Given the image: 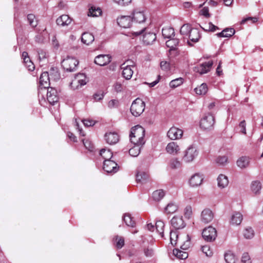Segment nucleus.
I'll list each match as a JSON object with an SVG mask.
<instances>
[{
	"mask_svg": "<svg viewBox=\"0 0 263 263\" xmlns=\"http://www.w3.org/2000/svg\"><path fill=\"white\" fill-rule=\"evenodd\" d=\"M145 130L140 125H136L131 129L130 134V140L133 144L144 145L145 141L144 139Z\"/></svg>",
	"mask_w": 263,
	"mask_h": 263,
	"instance_id": "f257e3e1",
	"label": "nucleus"
},
{
	"mask_svg": "<svg viewBox=\"0 0 263 263\" xmlns=\"http://www.w3.org/2000/svg\"><path fill=\"white\" fill-rule=\"evenodd\" d=\"M215 124V117L208 113L203 116L200 121V128L206 131H211L214 129Z\"/></svg>",
	"mask_w": 263,
	"mask_h": 263,
	"instance_id": "f03ea898",
	"label": "nucleus"
},
{
	"mask_svg": "<svg viewBox=\"0 0 263 263\" xmlns=\"http://www.w3.org/2000/svg\"><path fill=\"white\" fill-rule=\"evenodd\" d=\"M135 68V63L130 60H127L121 65L122 70V74L126 80H130L134 73Z\"/></svg>",
	"mask_w": 263,
	"mask_h": 263,
	"instance_id": "7ed1b4c3",
	"label": "nucleus"
},
{
	"mask_svg": "<svg viewBox=\"0 0 263 263\" xmlns=\"http://www.w3.org/2000/svg\"><path fill=\"white\" fill-rule=\"evenodd\" d=\"M145 103L140 98H137L132 104L130 112L135 117L139 116L144 110Z\"/></svg>",
	"mask_w": 263,
	"mask_h": 263,
	"instance_id": "20e7f679",
	"label": "nucleus"
},
{
	"mask_svg": "<svg viewBox=\"0 0 263 263\" xmlns=\"http://www.w3.org/2000/svg\"><path fill=\"white\" fill-rule=\"evenodd\" d=\"M199 152L197 148L193 145H191L184 152L183 160L190 163L192 162L198 155Z\"/></svg>",
	"mask_w": 263,
	"mask_h": 263,
	"instance_id": "39448f33",
	"label": "nucleus"
},
{
	"mask_svg": "<svg viewBox=\"0 0 263 263\" xmlns=\"http://www.w3.org/2000/svg\"><path fill=\"white\" fill-rule=\"evenodd\" d=\"M62 66L67 71H74L77 68L78 61L74 58L67 57L62 62Z\"/></svg>",
	"mask_w": 263,
	"mask_h": 263,
	"instance_id": "423d86ee",
	"label": "nucleus"
},
{
	"mask_svg": "<svg viewBox=\"0 0 263 263\" xmlns=\"http://www.w3.org/2000/svg\"><path fill=\"white\" fill-rule=\"evenodd\" d=\"M202 235L205 240L211 242L215 240L217 235V231L214 228L210 226L203 230Z\"/></svg>",
	"mask_w": 263,
	"mask_h": 263,
	"instance_id": "0eeeda50",
	"label": "nucleus"
},
{
	"mask_svg": "<svg viewBox=\"0 0 263 263\" xmlns=\"http://www.w3.org/2000/svg\"><path fill=\"white\" fill-rule=\"evenodd\" d=\"M213 64L212 61H209L195 66L194 70L201 74H204L210 71Z\"/></svg>",
	"mask_w": 263,
	"mask_h": 263,
	"instance_id": "6e6552de",
	"label": "nucleus"
},
{
	"mask_svg": "<svg viewBox=\"0 0 263 263\" xmlns=\"http://www.w3.org/2000/svg\"><path fill=\"white\" fill-rule=\"evenodd\" d=\"M103 170L108 174L116 173L118 171V164L113 160H104Z\"/></svg>",
	"mask_w": 263,
	"mask_h": 263,
	"instance_id": "1a4fd4ad",
	"label": "nucleus"
},
{
	"mask_svg": "<svg viewBox=\"0 0 263 263\" xmlns=\"http://www.w3.org/2000/svg\"><path fill=\"white\" fill-rule=\"evenodd\" d=\"M86 84V76L83 73H78L75 76L74 79L71 81L70 85L74 88H78L79 85L82 86Z\"/></svg>",
	"mask_w": 263,
	"mask_h": 263,
	"instance_id": "9d476101",
	"label": "nucleus"
},
{
	"mask_svg": "<svg viewBox=\"0 0 263 263\" xmlns=\"http://www.w3.org/2000/svg\"><path fill=\"white\" fill-rule=\"evenodd\" d=\"M214 218V213L209 209H204L200 216L201 221L204 223H208L212 221Z\"/></svg>",
	"mask_w": 263,
	"mask_h": 263,
	"instance_id": "9b49d317",
	"label": "nucleus"
},
{
	"mask_svg": "<svg viewBox=\"0 0 263 263\" xmlns=\"http://www.w3.org/2000/svg\"><path fill=\"white\" fill-rule=\"evenodd\" d=\"M182 130L176 127H171L167 132V136L171 140L179 139L182 137Z\"/></svg>",
	"mask_w": 263,
	"mask_h": 263,
	"instance_id": "f8f14e48",
	"label": "nucleus"
},
{
	"mask_svg": "<svg viewBox=\"0 0 263 263\" xmlns=\"http://www.w3.org/2000/svg\"><path fill=\"white\" fill-rule=\"evenodd\" d=\"M47 99L49 103L53 105L59 99L57 90L52 87L48 88L47 91Z\"/></svg>",
	"mask_w": 263,
	"mask_h": 263,
	"instance_id": "ddd939ff",
	"label": "nucleus"
},
{
	"mask_svg": "<svg viewBox=\"0 0 263 263\" xmlns=\"http://www.w3.org/2000/svg\"><path fill=\"white\" fill-rule=\"evenodd\" d=\"M171 224L172 226L176 230L182 229L185 226L182 216H175L173 217L171 220Z\"/></svg>",
	"mask_w": 263,
	"mask_h": 263,
	"instance_id": "4468645a",
	"label": "nucleus"
},
{
	"mask_svg": "<svg viewBox=\"0 0 263 263\" xmlns=\"http://www.w3.org/2000/svg\"><path fill=\"white\" fill-rule=\"evenodd\" d=\"M190 41H187L189 45L192 46L193 45L191 43V42L193 43L198 42L199 40L201 35L199 31L196 28H192V30L188 35Z\"/></svg>",
	"mask_w": 263,
	"mask_h": 263,
	"instance_id": "2eb2a0df",
	"label": "nucleus"
},
{
	"mask_svg": "<svg viewBox=\"0 0 263 263\" xmlns=\"http://www.w3.org/2000/svg\"><path fill=\"white\" fill-rule=\"evenodd\" d=\"M105 139L107 143L110 145L115 144L119 140V136L116 132H110L106 133Z\"/></svg>",
	"mask_w": 263,
	"mask_h": 263,
	"instance_id": "dca6fc26",
	"label": "nucleus"
},
{
	"mask_svg": "<svg viewBox=\"0 0 263 263\" xmlns=\"http://www.w3.org/2000/svg\"><path fill=\"white\" fill-rule=\"evenodd\" d=\"M117 23L122 28H129L132 25V18L129 16H122L117 19Z\"/></svg>",
	"mask_w": 263,
	"mask_h": 263,
	"instance_id": "f3484780",
	"label": "nucleus"
},
{
	"mask_svg": "<svg viewBox=\"0 0 263 263\" xmlns=\"http://www.w3.org/2000/svg\"><path fill=\"white\" fill-rule=\"evenodd\" d=\"M111 61V57L107 54H100L97 56L95 59V63L99 66H104Z\"/></svg>",
	"mask_w": 263,
	"mask_h": 263,
	"instance_id": "a211bd4d",
	"label": "nucleus"
},
{
	"mask_svg": "<svg viewBox=\"0 0 263 263\" xmlns=\"http://www.w3.org/2000/svg\"><path fill=\"white\" fill-rule=\"evenodd\" d=\"M251 158L246 156L239 157L237 161V166L240 169H245L249 167L250 163Z\"/></svg>",
	"mask_w": 263,
	"mask_h": 263,
	"instance_id": "6ab92c4d",
	"label": "nucleus"
},
{
	"mask_svg": "<svg viewBox=\"0 0 263 263\" xmlns=\"http://www.w3.org/2000/svg\"><path fill=\"white\" fill-rule=\"evenodd\" d=\"M71 22L72 18L66 14L62 15L56 20L57 24L61 27L67 26L71 23Z\"/></svg>",
	"mask_w": 263,
	"mask_h": 263,
	"instance_id": "aec40b11",
	"label": "nucleus"
},
{
	"mask_svg": "<svg viewBox=\"0 0 263 263\" xmlns=\"http://www.w3.org/2000/svg\"><path fill=\"white\" fill-rule=\"evenodd\" d=\"M203 180V177L202 176L198 173H196L192 176L189 180V183L192 187H197L201 184Z\"/></svg>",
	"mask_w": 263,
	"mask_h": 263,
	"instance_id": "412c9836",
	"label": "nucleus"
},
{
	"mask_svg": "<svg viewBox=\"0 0 263 263\" xmlns=\"http://www.w3.org/2000/svg\"><path fill=\"white\" fill-rule=\"evenodd\" d=\"M165 149L168 154L175 155L180 152V148L176 142H171L167 144Z\"/></svg>",
	"mask_w": 263,
	"mask_h": 263,
	"instance_id": "4be33fe9",
	"label": "nucleus"
},
{
	"mask_svg": "<svg viewBox=\"0 0 263 263\" xmlns=\"http://www.w3.org/2000/svg\"><path fill=\"white\" fill-rule=\"evenodd\" d=\"M242 219V215L240 212H235L231 217L230 223L233 226H238L241 223Z\"/></svg>",
	"mask_w": 263,
	"mask_h": 263,
	"instance_id": "5701e85b",
	"label": "nucleus"
},
{
	"mask_svg": "<svg viewBox=\"0 0 263 263\" xmlns=\"http://www.w3.org/2000/svg\"><path fill=\"white\" fill-rule=\"evenodd\" d=\"M50 80L49 72H43L40 78V84L44 88H47Z\"/></svg>",
	"mask_w": 263,
	"mask_h": 263,
	"instance_id": "b1692460",
	"label": "nucleus"
},
{
	"mask_svg": "<svg viewBox=\"0 0 263 263\" xmlns=\"http://www.w3.org/2000/svg\"><path fill=\"white\" fill-rule=\"evenodd\" d=\"M179 43V41L177 39H171L166 42V45L170 48L169 52L171 53L173 51H177V46Z\"/></svg>",
	"mask_w": 263,
	"mask_h": 263,
	"instance_id": "393cba45",
	"label": "nucleus"
},
{
	"mask_svg": "<svg viewBox=\"0 0 263 263\" xmlns=\"http://www.w3.org/2000/svg\"><path fill=\"white\" fill-rule=\"evenodd\" d=\"M22 57L23 58L24 63L28 69L30 71L34 70L35 69L34 65L28 57V53L25 51L23 52L22 53Z\"/></svg>",
	"mask_w": 263,
	"mask_h": 263,
	"instance_id": "a878e982",
	"label": "nucleus"
},
{
	"mask_svg": "<svg viewBox=\"0 0 263 263\" xmlns=\"http://www.w3.org/2000/svg\"><path fill=\"white\" fill-rule=\"evenodd\" d=\"M156 39V35L153 32L146 33L143 35V41L146 45H150Z\"/></svg>",
	"mask_w": 263,
	"mask_h": 263,
	"instance_id": "bb28decb",
	"label": "nucleus"
},
{
	"mask_svg": "<svg viewBox=\"0 0 263 263\" xmlns=\"http://www.w3.org/2000/svg\"><path fill=\"white\" fill-rule=\"evenodd\" d=\"M235 31L232 28H227L221 32L216 34L219 37H230L235 34Z\"/></svg>",
	"mask_w": 263,
	"mask_h": 263,
	"instance_id": "cd10ccee",
	"label": "nucleus"
},
{
	"mask_svg": "<svg viewBox=\"0 0 263 263\" xmlns=\"http://www.w3.org/2000/svg\"><path fill=\"white\" fill-rule=\"evenodd\" d=\"M218 186L220 189H224L229 184V180L228 177L223 175L220 174L217 178Z\"/></svg>",
	"mask_w": 263,
	"mask_h": 263,
	"instance_id": "c85d7f7f",
	"label": "nucleus"
},
{
	"mask_svg": "<svg viewBox=\"0 0 263 263\" xmlns=\"http://www.w3.org/2000/svg\"><path fill=\"white\" fill-rule=\"evenodd\" d=\"M95 40L93 35L89 32H84L81 36L82 42L86 45L91 44Z\"/></svg>",
	"mask_w": 263,
	"mask_h": 263,
	"instance_id": "c756f323",
	"label": "nucleus"
},
{
	"mask_svg": "<svg viewBox=\"0 0 263 263\" xmlns=\"http://www.w3.org/2000/svg\"><path fill=\"white\" fill-rule=\"evenodd\" d=\"M134 20L139 23H141L145 21L146 18L143 11H136L133 13Z\"/></svg>",
	"mask_w": 263,
	"mask_h": 263,
	"instance_id": "7c9ffc66",
	"label": "nucleus"
},
{
	"mask_svg": "<svg viewBox=\"0 0 263 263\" xmlns=\"http://www.w3.org/2000/svg\"><path fill=\"white\" fill-rule=\"evenodd\" d=\"M134 146L129 149V154L131 156L137 157L140 153L141 148L143 146V145L140 144H133Z\"/></svg>",
	"mask_w": 263,
	"mask_h": 263,
	"instance_id": "2f4dec72",
	"label": "nucleus"
},
{
	"mask_svg": "<svg viewBox=\"0 0 263 263\" xmlns=\"http://www.w3.org/2000/svg\"><path fill=\"white\" fill-rule=\"evenodd\" d=\"M173 254L179 259H185L188 257V253L182 250H179L178 249H175L173 250Z\"/></svg>",
	"mask_w": 263,
	"mask_h": 263,
	"instance_id": "473e14b6",
	"label": "nucleus"
},
{
	"mask_svg": "<svg viewBox=\"0 0 263 263\" xmlns=\"http://www.w3.org/2000/svg\"><path fill=\"white\" fill-rule=\"evenodd\" d=\"M162 34L164 37L170 39L175 35V31L173 28L167 27L162 29Z\"/></svg>",
	"mask_w": 263,
	"mask_h": 263,
	"instance_id": "72a5a7b5",
	"label": "nucleus"
},
{
	"mask_svg": "<svg viewBox=\"0 0 263 263\" xmlns=\"http://www.w3.org/2000/svg\"><path fill=\"white\" fill-rule=\"evenodd\" d=\"M148 178V174L144 172H139L136 175V180L139 182L144 183Z\"/></svg>",
	"mask_w": 263,
	"mask_h": 263,
	"instance_id": "f704fd0d",
	"label": "nucleus"
},
{
	"mask_svg": "<svg viewBox=\"0 0 263 263\" xmlns=\"http://www.w3.org/2000/svg\"><path fill=\"white\" fill-rule=\"evenodd\" d=\"M165 192L163 190H158L153 192L152 197L154 200L159 201L163 198Z\"/></svg>",
	"mask_w": 263,
	"mask_h": 263,
	"instance_id": "c9c22d12",
	"label": "nucleus"
},
{
	"mask_svg": "<svg viewBox=\"0 0 263 263\" xmlns=\"http://www.w3.org/2000/svg\"><path fill=\"white\" fill-rule=\"evenodd\" d=\"M197 95H204L208 91V86L206 84L202 83L200 86L195 88Z\"/></svg>",
	"mask_w": 263,
	"mask_h": 263,
	"instance_id": "e433bc0d",
	"label": "nucleus"
},
{
	"mask_svg": "<svg viewBox=\"0 0 263 263\" xmlns=\"http://www.w3.org/2000/svg\"><path fill=\"white\" fill-rule=\"evenodd\" d=\"M100 156L104 159V160H110L112 157V153L109 149L103 148L100 151Z\"/></svg>",
	"mask_w": 263,
	"mask_h": 263,
	"instance_id": "4c0bfd02",
	"label": "nucleus"
},
{
	"mask_svg": "<svg viewBox=\"0 0 263 263\" xmlns=\"http://www.w3.org/2000/svg\"><path fill=\"white\" fill-rule=\"evenodd\" d=\"M49 74L50 80L53 81H57L60 78V73L57 68H51L49 71Z\"/></svg>",
	"mask_w": 263,
	"mask_h": 263,
	"instance_id": "58836bf2",
	"label": "nucleus"
},
{
	"mask_svg": "<svg viewBox=\"0 0 263 263\" xmlns=\"http://www.w3.org/2000/svg\"><path fill=\"white\" fill-rule=\"evenodd\" d=\"M102 11L99 8H96L95 7H91L88 11V16H98L101 14Z\"/></svg>",
	"mask_w": 263,
	"mask_h": 263,
	"instance_id": "ea45409f",
	"label": "nucleus"
},
{
	"mask_svg": "<svg viewBox=\"0 0 263 263\" xmlns=\"http://www.w3.org/2000/svg\"><path fill=\"white\" fill-rule=\"evenodd\" d=\"M164 228V223L161 220H157L155 223V228L157 232L161 235V237H163V231Z\"/></svg>",
	"mask_w": 263,
	"mask_h": 263,
	"instance_id": "a19ab883",
	"label": "nucleus"
},
{
	"mask_svg": "<svg viewBox=\"0 0 263 263\" xmlns=\"http://www.w3.org/2000/svg\"><path fill=\"white\" fill-rule=\"evenodd\" d=\"M123 220L128 226L134 227L136 224L135 221L133 220V218L129 214H124L123 216Z\"/></svg>",
	"mask_w": 263,
	"mask_h": 263,
	"instance_id": "79ce46f5",
	"label": "nucleus"
},
{
	"mask_svg": "<svg viewBox=\"0 0 263 263\" xmlns=\"http://www.w3.org/2000/svg\"><path fill=\"white\" fill-rule=\"evenodd\" d=\"M178 210V205L175 203H169L165 208V211L168 214H172L176 212Z\"/></svg>",
	"mask_w": 263,
	"mask_h": 263,
	"instance_id": "37998d69",
	"label": "nucleus"
},
{
	"mask_svg": "<svg viewBox=\"0 0 263 263\" xmlns=\"http://www.w3.org/2000/svg\"><path fill=\"white\" fill-rule=\"evenodd\" d=\"M192 30V28L189 24H184L181 27L180 32L183 35L188 36Z\"/></svg>",
	"mask_w": 263,
	"mask_h": 263,
	"instance_id": "c03bdc74",
	"label": "nucleus"
},
{
	"mask_svg": "<svg viewBox=\"0 0 263 263\" xmlns=\"http://www.w3.org/2000/svg\"><path fill=\"white\" fill-rule=\"evenodd\" d=\"M261 189V184L260 181H253L251 184V190L255 194H257Z\"/></svg>",
	"mask_w": 263,
	"mask_h": 263,
	"instance_id": "a18cd8bd",
	"label": "nucleus"
},
{
	"mask_svg": "<svg viewBox=\"0 0 263 263\" xmlns=\"http://www.w3.org/2000/svg\"><path fill=\"white\" fill-rule=\"evenodd\" d=\"M224 259L227 263H235L236 260L234 254L231 252H228L225 254Z\"/></svg>",
	"mask_w": 263,
	"mask_h": 263,
	"instance_id": "49530a36",
	"label": "nucleus"
},
{
	"mask_svg": "<svg viewBox=\"0 0 263 263\" xmlns=\"http://www.w3.org/2000/svg\"><path fill=\"white\" fill-rule=\"evenodd\" d=\"M27 20L29 25L33 28L35 27L37 25V20L35 18L34 15L29 14L27 15Z\"/></svg>",
	"mask_w": 263,
	"mask_h": 263,
	"instance_id": "de8ad7c7",
	"label": "nucleus"
},
{
	"mask_svg": "<svg viewBox=\"0 0 263 263\" xmlns=\"http://www.w3.org/2000/svg\"><path fill=\"white\" fill-rule=\"evenodd\" d=\"M243 236L247 239H251L254 237V232L251 228H247L243 231Z\"/></svg>",
	"mask_w": 263,
	"mask_h": 263,
	"instance_id": "09e8293b",
	"label": "nucleus"
},
{
	"mask_svg": "<svg viewBox=\"0 0 263 263\" xmlns=\"http://www.w3.org/2000/svg\"><path fill=\"white\" fill-rule=\"evenodd\" d=\"M183 79L181 78H177L171 81L170 83V86L171 88H176L183 83Z\"/></svg>",
	"mask_w": 263,
	"mask_h": 263,
	"instance_id": "8fccbe9b",
	"label": "nucleus"
},
{
	"mask_svg": "<svg viewBox=\"0 0 263 263\" xmlns=\"http://www.w3.org/2000/svg\"><path fill=\"white\" fill-rule=\"evenodd\" d=\"M170 241L172 245H175L178 238V234L177 231H171L170 234Z\"/></svg>",
	"mask_w": 263,
	"mask_h": 263,
	"instance_id": "3c124183",
	"label": "nucleus"
},
{
	"mask_svg": "<svg viewBox=\"0 0 263 263\" xmlns=\"http://www.w3.org/2000/svg\"><path fill=\"white\" fill-rule=\"evenodd\" d=\"M200 27L205 31L214 32L217 29H218V27L213 25L211 22H210L209 24L204 27H203L201 26H200Z\"/></svg>",
	"mask_w": 263,
	"mask_h": 263,
	"instance_id": "603ef678",
	"label": "nucleus"
},
{
	"mask_svg": "<svg viewBox=\"0 0 263 263\" xmlns=\"http://www.w3.org/2000/svg\"><path fill=\"white\" fill-rule=\"evenodd\" d=\"M169 165L172 168L175 169L180 167L181 163L177 159H173L170 161Z\"/></svg>",
	"mask_w": 263,
	"mask_h": 263,
	"instance_id": "864d4df0",
	"label": "nucleus"
},
{
	"mask_svg": "<svg viewBox=\"0 0 263 263\" xmlns=\"http://www.w3.org/2000/svg\"><path fill=\"white\" fill-rule=\"evenodd\" d=\"M143 252H144L145 256L146 257H152L155 254L154 250L152 248H150L148 247L147 248H144Z\"/></svg>",
	"mask_w": 263,
	"mask_h": 263,
	"instance_id": "5fc2aeb1",
	"label": "nucleus"
},
{
	"mask_svg": "<svg viewBox=\"0 0 263 263\" xmlns=\"http://www.w3.org/2000/svg\"><path fill=\"white\" fill-rule=\"evenodd\" d=\"M116 240L117 241L116 247L118 249L122 248L124 245V239L123 237L117 236L116 237Z\"/></svg>",
	"mask_w": 263,
	"mask_h": 263,
	"instance_id": "6e6d98bb",
	"label": "nucleus"
},
{
	"mask_svg": "<svg viewBox=\"0 0 263 263\" xmlns=\"http://www.w3.org/2000/svg\"><path fill=\"white\" fill-rule=\"evenodd\" d=\"M216 163L219 165H224L228 162V158L227 156H219L216 159Z\"/></svg>",
	"mask_w": 263,
	"mask_h": 263,
	"instance_id": "4d7b16f0",
	"label": "nucleus"
},
{
	"mask_svg": "<svg viewBox=\"0 0 263 263\" xmlns=\"http://www.w3.org/2000/svg\"><path fill=\"white\" fill-rule=\"evenodd\" d=\"M187 239L184 243L181 246V249L185 250L190 248L191 245V238L189 235H187Z\"/></svg>",
	"mask_w": 263,
	"mask_h": 263,
	"instance_id": "13d9d810",
	"label": "nucleus"
},
{
	"mask_svg": "<svg viewBox=\"0 0 263 263\" xmlns=\"http://www.w3.org/2000/svg\"><path fill=\"white\" fill-rule=\"evenodd\" d=\"M37 53L39 55V59L40 60H44L47 57V54L46 52L42 49H38Z\"/></svg>",
	"mask_w": 263,
	"mask_h": 263,
	"instance_id": "bf43d9fd",
	"label": "nucleus"
},
{
	"mask_svg": "<svg viewBox=\"0 0 263 263\" xmlns=\"http://www.w3.org/2000/svg\"><path fill=\"white\" fill-rule=\"evenodd\" d=\"M201 250L207 256H211L212 255V252L208 246H204L201 248Z\"/></svg>",
	"mask_w": 263,
	"mask_h": 263,
	"instance_id": "052dcab7",
	"label": "nucleus"
},
{
	"mask_svg": "<svg viewBox=\"0 0 263 263\" xmlns=\"http://www.w3.org/2000/svg\"><path fill=\"white\" fill-rule=\"evenodd\" d=\"M242 263H251L250 256L248 253H244L241 258Z\"/></svg>",
	"mask_w": 263,
	"mask_h": 263,
	"instance_id": "680f3d73",
	"label": "nucleus"
},
{
	"mask_svg": "<svg viewBox=\"0 0 263 263\" xmlns=\"http://www.w3.org/2000/svg\"><path fill=\"white\" fill-rule=\"evenodd\" d=\"M200 14L206 18H209L210 17V14L209 12V8L208 7H203L200 11Z\"/></svg>",
	"mask_w": 263,
	"mask_h": 263,
	"instance_id": "e2e57ef3",
	"label": "nucleus"
},
{
	"mask_svg": "<svg viewBox=\"0 0 263 263\" xmlns=\"http://www.w3.org/2000/svg\"><path fill=\"white\" fill-rule=\"evenodd\" d=\"M184 215L187 218H190L192 216V209L191 206H187L185 208Z\"/></svg>",
	"mask_w": 263,
	"mask_h": 263,
	"instance_id": "0e129e2a",
	"label": "nucleus"
},
{
	"mask_svg": "<svg viewBox=\"0 0 263 263\" xmlns=\"http://www.w3.org/2000/svg\"><path fill=\"white\" fill-rule=\"evenodd\" d=\"M160 67L162 70L167 71L170 68V63L166 61H162L160 63Z\"/></svg>",
	"mask_w": 263,
	"mask_h": 263,
	"instance_id": "69168bd1",
	"label": "nucleus"
},
{
	"mask_svg": "<svg viewBox=\"0 0 263 263\" xmlns=\"http://www.w3.org/2000/svg\"><path fill=\"white\" fill-rule=\"evenodd\" d=\"M82 121L84 125L87 127L93 126L95 124V121L94 120L89 119H84Z\"/></svg>",
	"mask_w": 263,
	"mask_h": 263,
	"instance_id": "338daca9",
	"label": "nucleus"
},
{
	"mask_svg": "<svg viewBox=\"0 0 263 263\" xmlns=\"http://www.w3.org/2000/svg\"><path fill=\"white\" fill-rule=\"evenodd\" d=\"M118 101L117 100L113 99L109 101L108 103V107L110 108L117 107L118 106Z\"/></svg>",
	"mask_w": 263,
	"mask_h": 263,
	"instance_id": "774afa93",
	"label": "nucleus"
}]
</instances>
